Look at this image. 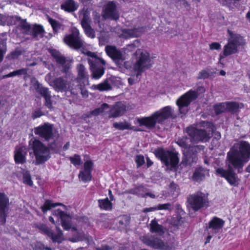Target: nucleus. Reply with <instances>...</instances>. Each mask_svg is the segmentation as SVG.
Returning <instances> with one entry per match:
<instances>
[{"label": "nucleus", "mask_w": 250, "mask_h": 250, "mask_svg": "<svg viewBox=\"0 0 250 250\" xmlns=\"http://www.w3.org/2000/svg\"><path fill=\"white\" fill-rule=\"evenodd\" d=\"M143 188V187H138V188H136L134 189H131L129 191L128 193H131V194H139V190L140 189H142Z\"/></svg>", "instance_id": "obj_59"}, {"label": "nucleus", "mask_w": 250, "mask_h": 250, "mask_svg": "<svg viewBox=\"0 0 250 250\" xmlns=\"http://www.w3.org/2000/svg\"><path fill=\"white\" fill-rule=\"evenodd\" d=\"M118 5V3L114 0L107 1L103 8V18L105 20H118L120 17Z\"/></svg>", "instance_id": "obj_14"}, {"label": "nucleus", "mask_w": 250, "mask_h": 250, "mask_svg": "<svg viewBox=\"0 0 250 250\" xmlns=\"http://www.w3.org/2000/svg\"><path fill=\"white\" fill-rule=\"evenodd\" d=\"M44 30L43 27L40 25L35 24L32 25L30 34L33 38L38 40L43 37Z\"/></svg>", "instance_id": "obj_28"}, {"label": "nucleus", "mask_w": 250, "mask_h": 250, "mask_svg": "<svg viewBox=\"0 0 250 250\" xmlns=\"http://www.w3.org/2000/svg\"><path fill=\"white\" fill-rule=\"evenodd\" d=\"M208 174V171L207 169L202 168H197L193 175V179L196 181H199L204 179L206 175Z\"/></svg>", "instance_id": "obj_30"}, {"label": "nucleus", "mask_w": 250, "mask_h": 250, "mask_svg": "<svg viewBox=\"0 0 250 250\" xmlns=\"http://www.w3.org/2000/svg\"><path fill=\"white\" fill-rule=\"evenodd\" d=\"M79 1L84 5H88L91 3V0H79Z\"/></svg>", "instance_id": "obj_63"}, {"label": "nucleus", "mask_w": 250, "mask_h": 250, "mask_svg": "<svg viewBox=\"0 0 250 250\" xmlns=\"http://www.w3.org/2000/svg\"><path fill=\"white\" fill-rule=\"evenodd\" d=\"M98 202L99 207L101 209L110 210L112 209V203L107 198L98 200Z\"/></svg>", "instance_id": "obj_35"}, {"label": "nucleus", "mask_w": 250, "mask_h": 250, "mask_svg": "<svg viewBox=\"0 0 250 250\" xmlns=\"http://www.w3.org/2000/svg\"><path fill=\"white\" fill-rule=\"evenodd\" d=\"M5 51L0 49V62H2Z\"/></svg>", "instance_id": "obj_62"}, {"label": "nucleus", "mask_w": 250, "mask_h": 250, "mask_svg": "<svg viewBox=\"0 0 250 250\" xmlns=\"http://www.w3.org/2000/svg\"><path fill=\"white\" fill-rule=\"evenodd\" d=\"M135 161L138 167L141 166L145 163L144 156L141 155H137L136 157Z\"/></svg>", "instance_id": "obj_53"}, {"label": "nucleus", "mask_w": 250, "mask_h": 250, "mask_svg": "<svg viewBox=\"0 0 250 250\" xmlns=\"http://www.w3.org/2000/svg\"><path fill=\"white\" fill-rule=\"evenodd\" d=\"M224 222L221 219L214 217L208 223L207 228L208 233L212 234L218 233L221 230Z\"/></svg>", "instance_id": "obj_20"}, {"label": "nucleus", "mask_w": 250, "mask_h": 250, "mask_svg": "<svg viewBox=\"0 0 250 250\" xmlns=\"http://www.w3.org/2000/svg\"><path fill=\"white\" fill-rule=\"evenodd\" d=\"M167 190L169 195H177L179 192L178 186L173 182H171L168 186Z\"/></svg>", "instance_id": "obj_39"}, {"label": "nucleus", "mask_w": 250, "mask_h": 250, "mask_svg": "<svg viewBox=\"0 0 250 250\" xmlns=\"http://www.w3.org/2000/svg\"><path fill=\"white\" fill-rule=\"evenodd\" d=\"M188 207L195 211L208 206V195L198 191L189 195L187 198Z\"/></svg>", "instance_id": "obj_9"}, {"label": "nucleus", "mask_w": 250, "mask_h": 250, "mask_svg": "<svg viewBox=\"0 0 250 250\" xmlns=\"http://www.w3.org/2000/svg\"><path fill=\"white\" fill-rule=\"evenodd\" d=\"M48 21L55 32H57L60 28V24L57 21L49 18H48Z\"/></svg>", "instance_id": "obj_50"}, {"label": "nucleus", "mask_w": 250, "mask_h": 250, "mask_svg": "<svg viewBox=\"0 0 250 250\" xmlns=\"http://www.w3.org/2000/svg\"><path fill=\"white\" fill-rule=\"evenodd\" d=\"M112 79H106L103 83L98 84H93L91 88L93 90H98L100 91L110 90L112 88L111 83Z\"/></svg>", "instance_id": "obj_27"}, {"label": "nucleus", "mask_w": 250, "mask_h": 250, "mask_svg": "<svg viewBox=\"0 0 250 250\" xmlns=\"http://www.w3.org/2000/svg\"><path fill=\"white\" fill-rule=\"evenodd\" d=\"M14 159L16 164H23L26 161L27 149L25 146L16 147L14 152Z\"/></svg>", "instance_id": "obj_23"}, {"label": "nucleus", "mask_w": 250, "mask_h": 250, "mask_svg": "<svg viewBox=\"0 0 250 250\" xmlns=\"http://www.w3.org/2000/svg\"><path fill=\"white\" fill-rule=\"evenodd\" d=\"M81 240H82V239L79 235L76 237H73V238L70 239V240L72 242H78Z\"/></svg>", "instance_id": "obj_60"}, {"label": "nucleus", "mask_w": 250, "mask_h": 250, "mask_svg": "<svg viewBox=\"0 0 250 250\" xmlns=\"http://www.w3.org/2000/svg\"><path fill=\"white\" fill-rule=\"evenodd\" d=\"M31 82V87L35 89L37 93L44 98L45 105L51 110H53V102L51 100V93L48 89L39 83L36 79H32Z\"/></svg>", "instance_id": "obj_15"}, {"label": "nucleus", "mask_w": 250, "mask_h": 250, "mask_svg": "<svg viewBox=\"0 0 250 250\" xmlns=\"http://www.w3.org/2000/svg\"><path fill=\"white\" fill-rule=\"evenodd\" d=\"M23 182L24 184H27L30 186L33 185V182L31 180V177L29 172L26 171L23 174Z\"/></svg>", "instance_id": "obj_46"}, {"label": "nucleus", "mask_w": 250, "mask_h": 250, "mask_svg": "<svg viewBox=\"0 0 250 250\" xmlns=\"http://www.w3.org/2000/svg\"><path fill=\"white\" fill-rule=\"evenodd\" d=\"M142 240L144 243L153 248L164 250H170L173 246H169L165 244L162 240L151 235H146L142 237Z\"/></svg>", "instance_id": "obj_16"}, {"label": "nucleus", "mask_w": 250, "mask_h": 250, "mask_svg": "<svg viewBox=\"0 0 250 250\" xmlns=\"http://www.w3.org/2000/svg\"><path fill=\"white\" fill-rule=\"evenodd\" d=\"M84 169L81 170L79 178L83 182H89L92 179L91 172L93 167V163L91 160H87L84 163Z\"/></svg>", "instance_id": "obj_18"}, {"label": "nucleus", "mask_w": 250, "mask_h": 250, "mask_svg": "<svg viewBox=\"0 0 250 250\" xmlns=\"http://www.w3.org/2000/svg\"><path fill=\"white\" fill-rule=\"evenodd\" d=\"M29 149L30 155L33 152L35 156L36 165L44 163L50 158L49 149L38 140H31L29 142Z\"/></svg>", "instance_id": "obj_5"}, {"label": "nucleus", "mask_w": 250, "mask_h": 250, "mask_svg": "<svg viewBox=\"0 0 250 250\" xmlns=\"http://www.w3.org/2000/svg\"><path fill=\"white\" fill-rule=\"evenodd\" d=\"M9 205L8 197L4 194L0 193V222L2 223H4L5 222Z\"/></svg>", "instance_id": "obj_19"}, {"label": "nucleus", "mask_w": 250, "mask_h": 250, "mask_svg": "<svg viewBox=\"0 0 250 250\" xmlns=\"http://www.w3.org/2000/svg\"><path fill=\"white\" fill-rule=\"evenodd\" d=\"M4 19L5 21V23L3 24V25L7 24L8 25H14L16 23V21H19V20H21V18L18 16H5L4 18Z\"/></svg>", "instance_id": "obj_44"}, {"label": "nucleus", "mask_w": 250, "mask_h": 250, "mask_svg": "<svg viewBox=\"0 0 250 250\" xmlns=\"http://www.w3.org/2000/svg\"><path fill=\"white\" fill-rule=\"evenodd\" d=\"M34 133L46 141L54 142L59 137V133L54 125L45 123L34 128Z\"/></svg>", "instance_id": "obj_10"}, {"label": "nucleus", "mask_w": 250, "mask_h": 250, "mask_svg": "<svg viewBox=\"0 0 250 250\" xmlns=\"http://www.w3.org/2000/svg\"><path fill=\"white\" fill-rule=\"evenodd\" d=\"M56 229L58 231L57 234H54L52 231L51 235H49L48 237L51 238L53 242L60 243L63 240L62 232L59 227H56Z\"/></svg>", "instance_id": "obj_34"}, {"label": "nucleus", "mask_w": 250, "mask_h": 250, "mask_svg": "<svg viewBox=\"0 0 250 250\" xmlns=\"http://www.w3.org/2000/svg\"><path fill=\"white\" fill-rule=\"evenodd\" d=\"M64 42L70 48L75 50L81 49L83 51H88L84 49V42L80 36L79 31L75 27L71 29V33L66 35L63 38Z\"/></svg>", "instance_id": "obj_12"}, {"label": "nucleus", "mask_w": 250, "mask_h": 250, "mask_svg": "<svg viewBox=\"0 0 250 250\" xmlns=\"http://www.w3.org/2000/svg\"><path fill=\"white\" fill-rule=\"evenodd\" d=\"M77 70L78 78H86L88 76L87 69L83 64H78L77 65Z\"/></svg>", "instance_id": "obj_37"}, {"label": "nucleus", "mask_w": 250, "mask_h": 250, "mask_svg": "<svg viewBox=\"0 0 250 250\" xmlns=\"http://www.w3.org/2000/svg\"><path fill=\"white\" fill-rule=\"evenodd\" d=\"M172 113L171 107L167 106L157 111L149 117L140 118L137 119L139 125L145 126L147 129L153 128L157 123L163 124L170 117Z\"/></svg>", "instance_id": "obj_4"}, {"label": "nucleus", "mask_w": 250, "mask_h": 250, "mask_svg": "<svg viewBox=\"0 0 250 250\" xmlns=\"http://www.w3.org/2000/svg\"><path fill=\"white\" fill-rule=\"evenodd\" d=\"M170 206V204L169 203L164 204H159L157 207L158 208V210H166L168 209Z\"/></svg>", "instance_id": "obj_56"}, {"label": "nucleus", "mask_w": 250, "mask_h": 250, "mask_svg": "<svg viewBox=\"0 0 250 250\" xmlns=\"http://www.w3.org/2000/svg\"><path fill=\"white\" fill-rule=\"evenodd\" d=\"M214 108L215 112L217 114H219L222 112L227 111L226 102L216 104L214 105Z\"/></svg>", "instance_id": "obj_45"}, {"label": "nucleus", "mask_w": 250, "mask_h": 250, "mask_svg": "<svg viewBox=\"0 0 250 250\" xmlns=\"http://www.w3.org/2000/svg\"><path fill=\"white\" fill-rule=\"evenodd\" d=\"M155 154L165 165L167 170H172L176 168L179 163V158L176 153L163 148H159L156 151Z\"/></svg>", "instance_id": "obj_8"}, {"label": "nucleus", "mask_w": 250, "mask_h": 250, "mask_svg": "<svg viewBox=\"0 0 250 250\" xmlns=\"http://www.w3.org/2000/svg\"><path fill=\"white\" fill-rule=\"evenodd\" d=\"M250 159V145L246 141H241L235 144L227 153L228 169L223 167L216 168V174L226 179L231 186H237L239 179L231 169V167L237 169L238 172L242 171L244 165Z\"/></svg>", "instance_id": "obj_1"}, {"label": "nucleus", "mask_w": 250, "mask_h": 250, "mask_svg": "<svg viewBox=\"0 0 250 250\" xmlns=\"http://www.w3.org/2000/svg\"><path fill=\"white\" fill-rule=\"evenodd\" d=\"M186 132L188 137L183 138L177 141L180 146L185 148L191 147V144L207 141L210 137V134L207 131L203 129H197L192 126L187 127Z\"/></svg>", "instance_id": "obj_3"}, {"label": "nucleus", "mask_w": 250, "mask_h": 250, "mask_svg": "<svg viewBox=\"0 0 250 250\" xmlns=\"http://www.w3.org/2000/svg\"><path fill=\"white\" fill-rule=\"evenodd\" d=\"M250 159V145L246 141H241L235 144L227 153L228 169L223 167L216 168V174L226 179L231 186H237L239 179L231 169V167L237 169L238 172L242 171L244 165Z\"/></svg>", "instance_id": "obj_2"}, {"label": "nucleus", "mask_w": 250, "mask_h": 250, "mask_svg": "<svg viewBox=\"0 0 250 250\" xmlns=\"http://www.w3.org/2000/svg\"><path fill=\"white\" fill-rule=\"evenodd\" d=\"M21 54V51L19 49H16L14 51L11 53L9 57L11 59L17 58Z\"/></svg>", "instance_id": "obj_54"}, {"label": "nucleus", "mask_w": 250, "mask_h": 250, "mask_svg": "<svg viewBox=\"0 0 250 250\" xmlns=\"http://www.w3.org/2000/svg\"><path fill=\"white\" fill-rule=\"evenodd\" d=\"M111 248L107 245L103 246L101 248L97 249V250H110Z\"/></svg>", "instance_id": "obj_61"}, {"label": "nucleus", "mask_w": 250, "mask_h": 250, "mask_svg": "<svg viewBox=\"0 0 250 250\" xmlns=\"http://www.w3.org/2000/svg\"><path fill=\"white\" fill-rule=\"evenodd\" d=\"M58 206H62L64 208H65V206L63 205L62 203H54L52 201L50 200H46L44 204L41 207V209L42 211L45 213L46 211H47L48 210L50 209L51 208H54Z\"/></svg>", "instance_id": "obj_36"}, {"label": "nucleus", "mask_w": 250, "mask_h": 250, "mask_svg": "<svg viewBox=\"0 0 250 250\" xmlns=\"http://www.w3.org/2000/svg\"><path fill=\"white\" fill-rule=\"evenodd\" d=\"M50 52L56 62L62 66L64 72H66L71 66L70 62L56 50H51Z\"/></svg>", "instance_id": "obj_21"}, {"label": "nucleus", "mask_w": 250, "mask_h": 250, "mask_svg": "<svg viewBox=\"0 0 250 250\" xmlns=\"http://www.w3.org/2000/svg\"><path fill=\"white\" fill-rule=\"evenodd\" d=\"M205 91L204 87H199L197 91L190 90L181 96L176 102L181 114H185L188 111V107L191 101L196 98L198 93H203Z\"/></svg>", "instance_id": "obj_11"}, {"label": "nucleus", "mask_w": 250, "mask_h": 250, "mask_svg": "<svg viewBox=\"0 0 250 250\" xmlns=\"http://www.w3.org/2000/svg\"><path fill=\"white\" fill-rule=\"evenodd\" d=\"M210 49L211 50H218L221 48V45L218 42H213L209 44Z\"/></svg>", "instance_id": "obj_57"}, {"label": "nucleus", "mask_w": 250, "mask_h": 250, "mask_svg": "<svg viewBox=\"0 0 250 250\" xmlns=\"http://www.w3.org/2000/svg\"><path fill=\"white\" fill-rule=\"evenodd\" d=\"M229 35L228 43L224 47L223 54L226 57L238 52V46L246 44L245 40L239 34L234 33L229 29L228 30Z\"/></svg>", "instance_id": "obj_7"}, {"label": "nucleus", "mask_w": 250, "mask_h": 250, "mask_svg": "<svg viewBox=\"0 0 250 250\" xmlns=\"http://www.w3.org/2000/svg\"><path fill=\"white\" fill-rule=\"evenodd\" d=\"M78 7V4L74 0H64L61 5V8L62 9L69 13L77 10Z\"/></svg>", "instance_id": "obj_26"}, {"label": "nucleus", "mask_w": 250, "mask_h": 250, "mask_svg": "<svg viewBox=\"0 0 250 250\" xmlns=\"http://www.w3.org/2000/svg\"><path fill=\"white\" fill-rule=\"evenodd\" d=\"M5 102L3 100L2 97H0V108H3V105L5 104Z\"/></svg>", "instance_id": "obj_64"}, {"label": "nucleus", "mask_w": 250, "mask_h": 250, "mask_svg": "<svg viewBox=\"0 0 250 250\" xmlns=\"http://www.w3.org/2000/svg\"><path fill=\"white\" fill-rule=\"evenodd\" d=\"M113 126L115 128L120 130H130L132 129L133 127L131 126V125L127 122V121H123V122H115L113 124Z\"/></svg>", "instance_id": "obj_33"}, {"label": "nucleus", "mask_w": 250, "mask_h": 250, "mask_svg": "<svg viewBox=\"0 0 250 250\" xmlns=\"http://www.w3.org/2000/svg\"><path fill=\"white\" fill-rule=\"evenodd\" d=\"M125 110L124 105L121 103H116L109 110V118H116L123 114Z\"/></svg>", "instance_id": "obj_25"}, {"label": "nucleus", "mask_w": 250, "mask_h": 250, "mask_svg": "<svg viewBox=\"0 0 250 250\" xmlns=\"http://www.w3.org/2000/svg\"><path fill=\"white\" fill-rule=\"evenodd\" d=\"M82 26L87 37L92 39L95 37V31L91 27L90 23L82 25Z\"/></svg>", "instance_id": "obj_40"}, {"label": "nucleus", "mask_w": 250, "mask_h": 250, "mask_svg": "<svg viewBox=\"0 0 250 250\" xmlns=\"http://www.w3.org/2000/svg\"><path fill=\"white\" fill-rule=\"evenodd\" d=\"M43 115H44V113L41 110V109H37L34 111V112L33 113L32 116H33V117L34 119H35V118H39Z\"/></svg>", "instance_id": "obj_55"}, {"label": "nucleus", "mask_w": 250, "mask_h": 250, "mask_svg": "<svg viewBox=\"0 0 250 250\" xmlns=\"http://www.w3.org/2000/svg\"><path fill=\"white\" fill-rule=\"evenodd\" d=\"M19 27L21 31L25 34L29 35L32 26L26 22L25 20H19Z\"/></svg>", "instance_id": "obj_31"}, {"label": "nucleus", "mask_w": 250, "mask_h": 250, "mask_svg": "<svg viewBox=\"0 0 250 250\" xmlns=\"http://www.w3.org/2000/svg\"><path fill=\"white\" fill-rule=\"evenodd\" d=\"M79 17L81 18V25L89 24L91 22L90 15L87 9L83 8L79 11Z\"/></svg>", "instance_id": "obj_32"}, {"label": "nucleus", "mask_w": 250, "mask_h": 250, "mask_svg": "<svg viewBox=\"0 0 250 250\" xmlns=\"http://www.w3.org/2000/svg\"><path fill=\"white\" fill-rule=\"evenodd\" d=\"M93 21L95 23H98L100 26L101 15L99 13L94 11L93 13Z\"/></svg>", "instance_id": "obj_52"}, {"label": "nucleus", "mask_w": 250, "mask_h": 250, "mask_svg": "<svg viewBox=\"0 0 250 250\" xmlns=\"http://www.w3.org/2000/svg\"><path fill=\"white\" fill-rule=\"evenodd\" d=\"M27 74V69L25 68H22L19 70L14 71L12 72L8 73L5 75L6 77H21L26 76Z\"/></svg>", "instance_id": "obj_38"}, {"label": "nucleus", "mask_w": 250, "mask_h": 250, "mask_svg": "<svg viewBox=\"0 0 250 250\" xmlns=\"http://www.w3.org/2000/svg\"><path fill=\"white\" fill-rule=\"evenodd\" d=\"M157 210H158V208L157 206H156V207L145 208L144 209L143 212H145V213H147V212H151V211H155Z\"/></svg>", "instance_id": "obj_58"}, {"label": "nucleus", "mask_w": 250, "mask_h": 250, "mask_svg": "<svg viewBox=\"0 0 250 250\" xmlns=\"http://www.w3.org/2000/svg\"><path fill=\"white\" fill-rule=\"evenodd\" d=\"M227 111L234 113L236 112L239 108V105L236 102H226Z\"/></svg>", "instance_id": "obj_43"}, {"label": "nucleus", "mask_w": 250, "mask_h": 250, "mask_svg": "<svg viewBox=\"0 0 250 250\" xmlns=\"http://www.w3.org/2000/svg\"><path fill=\"white\" fill-rule=\"evenodd\" d=\"M47 82L56 91L65 90L67 88V84L64 79H47Z\"/></svg>", "instance_id": "obj_24"}, {"label": "nucleus", "mask_w": 250, "mask_h": 250, "mask_svg": "<svg viewBox=\"0 0 250 250\" xmlns=\"http://www.w3.org/2000/svg\"><path fill=\"white\" fill-rule=\"evenodd\" d=\"M213 72L209 69L203 70L199 73V78H208L213 76Z\"/></svg>", "instance_id": "obj_48"}, {"label": "nucleus", "mask_w": 250, "mask_h": 250, "mask_svg": "<svg viewBox=\"0 0 250 250\" xmlns=\"http://www.w3.org/2000/svg\"><path fill=\"white\" fill-rule=\"evenodd\" d=\"M37 228L42 231V233L46 234L48 236L51 235L52 230L50 229L46 225L39 224L37 226Z\"/></svg>", "instance_id": "obj_47"}, {"label": "nucleus", "mask_w": 250, "mask_h": 250, "mask_svg": "<svg viewBox=\"0 0 250 250\" xmlns=\"http://www.w3.org/2000/svg\"><path fill=\"white\" fill-rule=\"evenodd\" d=\"M53 215L61 219L62 226L64 229L68 230L71 229L72 231H77L76 228L73 226L72 218L69 215L59 209L54 210Z\"/></svg>", "instance_id": "obj_17"}, {"label": "nucleus", "mask_w": 250, "mask_h": 250, "mask_svg": "<svg viewBox=\"0 0 250 250\" xmlns=\"http://www.w3.org/2000/svg\"><path fill=\"white\" fill-rule=\"evenodd\" d=\"M32 247L35 250H43L44 249L47 250H52L50 248H45L44 245L41 242H37L34 245H32Z\"/></svg>", "instance_id": "obj_51"}, {"label": "nucleus", "mask_w": 250, "mask_h": 250, "mask_svg": "<svg viewBox=\"0 0 250 250\" xmlns=\"http://www.w3.org/2000/svg\"><path fill=\"white\" fill-rule=\"evenodd\" d=\"M109 108V105L108 104L104 103L102 104L100 107L97 108L91 111L90 114L92 115L96 116L101 113L105 112L106 110Z\"/></svg>", "instance_id": "obj_42"}, {"label": "nucleus", "mask_w": 250, "mask_h": 250, "mask_svg": "<svg viewBox=\"0 0 250 250\" xmlns=\"http://www.w3.org/2000/svg\"><path fill=\"white\" fill-rule=\"evenodd\" d=\"M105 49L108 56L115 61H123L125 59L123 53L114 46L107 45Z\"/></svg>", "instance_id": "obj_22"}, {"label": "nucleus", "mask_w": 250, "mask_h": 250, "mask_svg": "<svg viewBox=\"0 0 250 250\" xmlns=\"http://www.w3.org/2000/svg\"><path fill=\"white\" fill-rule=\"evenodd\" d=\"M82 53L90 57L87 59V62L93 78L101 77L104 72L105 61L98 57L95 52L83 51Z\"/></svg>", "instance_id": "obj_6"}, {"label": "nucleus", "mask_w": 250, "mask_h": 250, "mask_svg": "<svg viewBox=\"0 0 250 250\" xmlns=\"http://www.w3.org/2000/svg\"><path fill=\"white\" fill-rule=\"evenodd\" d=\"M122 36L125 38L137 37L139 36V33L136 29L125 30Z\"/></svg>", "instance_id": "obj_41"}, {"label": "nucleus", "mask_w": 250, "mask_h": 250, "mask_svg": "<svg viewBox=\"0 0 250 250\" xmlns=\"http://www.w3.org/2000/svg\"><path fill=\"white\" fill-rule=\"evenodd\" d=\"M150 231L159 235L164 234L166 229L162 225L159 224L155 219L152 220L150 224Z\"/></svg>", "instance_id": "obj_29"}, {"label": "nucleus", "mask_w": 250, "mask_h": 250, "mask_svg": "<svg viewBox=\"0 0 250 250\" xmlns=\"http://www.w3.org/2000/svg\"><path fill=\"white\" fill-rule=\"evenodd\" d=\"M69 160L71 163L75 166H79L81 164V158L79 155L75 154L73 156L70 157Z\"/></svg>", "instance_id": "obj_49"}, {"label": "nucleus", "mask_w": 250, "mask_h": 250, "mask_svg": "<svg viewBox=\"0 0 250 250\" xmlns=\"http://www.w3.org/2000/svg\"><path fill=\"white\" fill-rule=\"evenodd\" d=\"M136 53L139 56L134 65V69L137 72L136 76L138 77L141 75V73L152 66V62L147 52L138 49Z\"/></svg>", "instance_id": "obj_13"}]
</instances>
